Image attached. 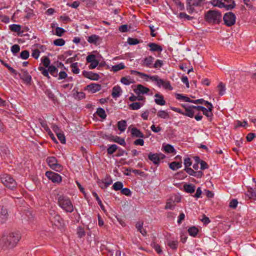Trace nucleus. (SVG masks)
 <instances>
[{
  "mask_svg": "<svg viewBox=\"0 0 256 256\" xmlns=\"http://www.w3.org/2000/svg\"><path fill=\"white\" fill-rule=\"evenodd\" d=\"M158 86L159 87L162 86L164 89L172 90V87L171 86L169 81L164 80L162 79H160L158 82Z\"/></svg>",
  "mask_w": 256,
  "mask_h": 256,
  "instance_id": "nucleus-19",
  "label": "nucleus"
},
{
  "mask_svg": "<svg viewBox=\"0 0 256 256\" xmlns=\"http://www.w3.org/2000/svg\"><path fill=\"white\" fill-rule=\"evenodd\" d=\"M163 64L162 61L161 60H157L154 64L153 67L154 68H160Z\"/></svg>",
  "mask_w": 256,
  "mask_h": 256,
  "instance_id": "nucleus-64",
  "label": "nucleus"
},
{
  "mask_svg": "<svg viewBox=\"0 0 256 256\" xmlns=\"http://www.w3.org/2000/svg\"><path fill=\"white\" fill-rule=\"evenodd\" d=\"M40 122L42 126L46 130H50V128L47 125L46 122L43 120L42 119H39Z\"/></svg>",
  "mask_w": 256,
  "mask_h": 256,
  "instance_id": "nucleus-59",
  "label": "nucleus"
},
{
  "mask_svg": "<svg viewBox=\"0 0 256 256\" xmlns=\"http://www.w3.org/2000/svg\"><path fill=\"white\" fill-rule=\"evenodd\" d=\"M92 195L96 198V199L97 200V202H98V204L100 206L101 208L103 210H104V206L102 204V202L101 200H100V198L98 197V195L97 194L96 192H92Z\"/></svg>",
  "mask_w": 256,
  "mask_h": 256,
  "instance_id": "nucleus-49",
  "label": "nucleus"
},
{
  "mask_svg": "<svg viewBox=\"0 0 256 256\" xmlns=\"http://www.w3.org/2000/svg\"><path fill=\"white\" fill-rule=\"evenodd\" d=\"M164 157V156L162 154H152V152H150L148 156L149 160L155 164H158L160 158H163Z\"/></svg>",
  "mask_w": 256,
  "mask_h": 256,
  "instance_id": "nucleus-11",
  "label": "nucleus"
},
{
  "mask_svg": "<svg viewBox=\"0 0 256 256\" xmlns=\"http://www.w3.org/2000/svg\"><path fill=\"white\" fill-rule=\"evenodd\" d=\"M205 105L208 107V108H206L204 107H203V108L202 110L204 115L206 116L208 118H210L211 120L212 117L213 115L212 113V110L213 108V106L212 104L208 102H205Z\"/></svg>",
  "mask_w": 256,
  "mask_h": 256,
  "instance_id": "nucleus-9",
  "label": "nucleus"
},
{
  "mask_svg": "<svg viewBox=\"0 0 256 256\" xmlns=\"http://www.w3.org/2000/svg\"><path fill=\"white\" fill-rule=\"evenodd\" d=\"M194 112L195 110H194L193 106H188L186 108V112H184V115L190 118H193Z\"/></svg>",
  "mask_w": 256,
  "mask_h": 256,
  "instance_id": "nucleus-24",
  "label": "nucleus"
},
{
  "mask_svg": "<svg viewBox=\"0 0 256 256\" xmlns=\"http://www.w3.org/2000/svg\"><path fill=\"white\" fill-rule=\"evenodd\" d=\"M128 42L131 45L136 44L140 42L139 40L138 39L130 38H128Z\"/></svg>",
  "mask_w": 256,
  "mask_h": 256,
  "instance_id": "nucleus-57",
  "label": "nucleus"
},
{
  "mask_svg": "<svg viewBox=\"0 0 256 256\" xmlns=\"http://www.w3.org/2000/svg\"><path fill=\"white\" fill-rule=\"evenodd\" d=\"M48 70L52 76L54 77L57 76L58 70L55 66H49L48 68Z\"/></svg>",
  "mask_w": 256,
  "mask_h": 256,
  "instance_id": "nucleus-32",
  "label": "nucleus"
},
{
  "mask_svg": "<svg viewBox=\"0 0 256 256\" xmlns=\"http://www.w3.org/2000/svg\"><path fill=\"white\" fill-rule=\"evenodd\" d=\"M46 176L50 180H51L54 183H60L62 180V177L59 174L53 172H46Z\"/></svg>",
  "mask_w": 256,
  "mask_h": 256,
  "instance_id": "nucleus-8",
  "label": "nucleus"
},
{
  "mask_svg": "<svg viewBox=\"0 0 256 256\" xmlns=\"http://www.w3.org/2000/svg\"><path fill=\"white\" fill-rule=\"evenodd\" d=\"M131 134L132 136L143 138H144V134L141 132L140 130L136 128H132L131 130Z\"/></svg>",
  "mask_w": 256,
  "mask_h": 256,
  "instance_id": "nucleus-23",
  "label": "nucleus"
},
{
  "mask_svg": "<svg viewBox=\"0 0 256 256\" xmlns=\"http://www.w3.org/2000/svg\"><path fill=\"white\" fill-rule=\"evenodd\" d=\"M148 46L150 48L151 51L161 52L162 50L161 46L155 43H150Z\"/></svg>",
  "mask_w": 256,
  "mask_h": 256,
  "instance_id": "nucleus-26",
  "label": "nucleus"
},
{
  "mask_svg": "<svg viewBox=\"0 0 256 256\" xmlns=\"http://www.w3.org/2000/svg\"><path fill=\"white\" fill-rule=\"evenodd\" d=\"M203 0H196V1H194L193 0H187V10L190 13H192L194 10L192 6H198L200 5Z\"/></svg>",
  "mask_w": 256,
  "mask_h": 256,
  "instance_id": "nucleus-13",
  "label": "nucleus"
},
{
  "mask_svg": "<svg viewBox=\"0 0 256 256\" xmlns=\"http://www.w3.org/2000/svg\"><path fill=\"white\" fill-rule=\"evenodd\" d=\"M101 88V85L98 84H92L86 86V90L92 93H95L98 92Z\"/></svg>",
  "mask_w": 256,
  "mask_h": 256,
  "instance_id": "nucleus-15",
  "label": "nucleus"
},
{
  "mask_svg": "<svg viewBox=\"0 0 256 256\" xmlns=\"http://www.w3.org/2000/svg\"><path fill=\"white\" fill-rule=\"evenodd\" d=\"M96 60V56L94 54L88 55L86 57V61L90 63L93 62Z\"/></svg>",
  "mask_w": 256,
  "mask_h": 256,
  "instance_id": "nucleus-60",
  "label": "nucleus"
},
{
  "mask_svg": "<svg viewBox=\"0 0 256 256\" xmlns=\"http://www.w3.org/2000/svg\"><path fill=\"white\" fill-rule=\"evenodd\" d=\"M10 28L12 32H19L21 30L20 25L13 24L10 26Z\"/></svg>",
  "mask_w": 256,
  "mask_h": 256,
  "instance_id": "nucleus-41",
  "label": "nucleus"
},
{
  "mask_svg": "<svg viewBox=\"0 0 256 256\" xmlns=\"http://www.w3.org/2000/svg\"><path fill=\"white\" fill-rule=\"evenodd\" d=\"M42 62L43 64V65L46 67H48L50 64V60L48 58V57H44L42 59Z\"/></svg>",
  "mask_w": 256,
  "mask_h": 256,
  "instance_id": "nucleus-58",
  "label": "nucleus"
},
{
  "mask_svg": "<svg viewBox=\"0 0 256 256\" xmlns=\"http://www.w3.org/2000/svg\"><path fill=\"white\" fill-rule=\"evenodd\" d=\"M218 90L219 92V95L223 96L226 91V86L222 82H220L217 86Z\"/></svg>",
  "mask_w": 256,
  "mask_h": 256,
  "instance_id": "nucleus-29",
  "label": "nucleus"
},
{
  "mask_svg": "<svg viewBox=\"0 0 256 256\" xmlns=\"http://www.w3.org/2000/svg\"><path fill=\"white\" fill-rule=\"evenodd\" d=\"M96 114L102 118L105 119L106 117V114L105 110L104 109L99 108L97 109Z\"/></svg>",
  "mask_w": 256,
  "mask_h": 256,
  "instance_id": "nucleus-34",
  "label": "nucleus"
},
{
  "mask_svg": "<svg viewBox=\"0 0 256 256\" xmlns=\"http://www.w3.org/2000/svg\"><path fill=\"white\" fill-rule=\"evenodd\" d=\"M99 38L100 37L98 36L93 34L88 38V41L90 43L96 44L99 40Z\"/></svg>",
  "mask_w": 256,
  "mask_h": 256,
  "instance_id": "nucleus-33",
  "label": "nucleus"
},
{
  "mask_svg": "<svg viewBox=\"0 0 256 256\" xmlns=\"http://www.w3.org/2000/svg\"><path fill=\"white\" fill-rule=\"evenodd\" d=\"M120 82L124 84L129 85L132 82L131 79H128V77H122L120 80Z\"/></svg>",
  "mask_w": 256,
  "mask_h": 256,
  "instance_id": "nucleus-50",
  "label": "nucleus"
},
{
  "mask_svg": "<svg viewBox=\"0 0 256 256\" xmlns=\"http://www.w3.org/2000/svg\"><path fill=\"white\" fill-rule=\"evenodd\" d=\"M22 238L20 232H14L0 236V247L2 248H12L16 246Z\"/></svg>",
  "mask_w": 256,
  "mask_h": 256,
  "instance_id": "nucleus-1",
  "label": "nucleus"
},
{
  "mask_svg": "<svg viewBox=\"0 0 256 256\" xmlns=\"http://www.w3.org/2000/svg\"><path fill=\"white\" fill-rule=\"evenodd\" d=\"M175 202L174 201H168L166 202L164 208L166 210H173L174 208Z\"/></svg>",
  "mask_w": 256,
  "mask_h": 256,
  "instance_id": "nucleus-42",
  "label": "nucleus"
},
{
  "mask_svg": "<svg viewBox=\"0 0 256 256\" xmlns=\"http://www.w3.org/2000/svg\"><path fill=\"white\" fill-rule=\"evenodd\" d=\"M51 215L50 220L52 222H53L56 226H62L64 224V220L60 217V216L56 214L55 212L52 210V212H50Z\"/></svg>",
  "mask_w": 256,
  "mask_h": 256,
  "instance_id": "nucleus-7",
  "label": "nucleus"
},
{
  "mask_svg": "<svg viewBox=\"0 0 256 256\" xmlns=\"http://www.w3.org/2000/svg\"><path fill=\"white\" fill-rule=\"evenodd\" d=\"M223 19L224 24L228 26H230L235 24L236 17L233 12H228L224 14Z\"/></svg>",
  "mask_w": 256,
  "mask_h": 256,
  "instance_id": "nucleus-6",
  "label": "nucleus"
},
{
  "mask_svg": "<svg viewBox=\"0 0 256 256\" xmlns=\"http://www.w3.org/2000/svg\"><path fill=\"white\" fill-rule=\"evenodd\" d=\"M154 60V58L153 57L148 56L142 60V64L144 66L152 68Z\"/></svg>",
  "mask_w": 256,
  "mask_h": 256,
  "instance_id": "nucleus-18",
  "label": "nucleus"
},
{
  "mask_svg": "<svg viewBox=\"0 0 256 256\" xmlns=\"http://www.w3.org/2000/svg\"><path fill=\"white\" fill-rule=\"evenodd\" d=\"M224 8L227 10H232L236 6V4L234 0H224Z\"/></svg>",
  "mask_w": 256,
  "mask_h": 256,
  "instance_id": "nucleus-22",
  "label": "nucleus"
},
{
  "mask_svg": "<svg viewBox=\"0 0 256 256\" xmlns=\"http://www.w3.org/2000/svg\"><path fill=\"white\" fill-rule=\"evenodd\" d=\"M38 69L41 72L42 74L45 76L47 77L48 78H50V76L48 74V70L44 68L42 66H40L38 68Z\"/></svg>",
  "mask_w": 256,
  "mask_h": 256,
  "instance_id": "nucleus-43",
  "label": "nucleus"
},
{
  "mask_svg": "<svg viewBox=\"0 0 256 256\" xmlns=\"http://www.w3.org/2000/svg\"><path fill=\"white\" fill-rule=\"evenodd\" d=\"M59 206L66 212L71 213L74 210V206L69 198L64 195L60 196L58 198Z\"/></svg>",
  "mask_w": 256,
  "mask_h": 256,
  "instance_id": "nucleus-2",
  "label": "nucleus"
},
{
  "mask_svg": "<svg viewBox=\"0 0 256 256\" xmlns=\"http://www.w3.org/2000/svg\"><path fill=\"white\" fill-rule=\"evenodd\" d=\"M125 68V66L123 63H120L119 64L114 65L112 67L111 70L114 72H118L120 70L124 69Z\"/></svg>",
  "mask_w": 256,
  "mask_h": 256,
  "instance_id": "nucleus-31",
  "label": "nucleus"
},
{
  "mask_svg": "<svg viewBox=\"0 0 256 256\" xmlns=\"http://www.w3.org/2000/svg\"><path fill=\"white\" fill-rule=\"evenodd\" d=\"M143 223L142 222H138L136 224V228L138 229V230L139 231L143 236H145L146 234V230L143 228Z\"/></svg>",
  "mask_w": 256,
  "mask_h": 256,
  "instance_id": "nucleus-35",
  "label": "nucleus"
},
{
  "mask_svg": "<svg viewBox=\"0 0 256 256\" xmlns=\"http://www.w3.org/2000/svg\"><path fill=\"white\" fill-rule=\"evenodd\" d=\"M221 18V14L216 10H209L205 16L206 21L209 23L218 24Z\"/></svg>",
  "mask_w": 256,
  "mask_h": 256,
  "instance_id": "nucleus-3",
  "label": "nucleus"
},
{
  "mask_svg": "<svg viewBox=\"0 0 256 256\" xmlns=\"http://www.w3.org/2000/svg\"><path fill=\"white\" fill-rule=\"evenodd\" d=\"M70 67L72 68V71L73 73L75 74H78L79 73L80 69L78 68V62L72 63L70 65Z\"/></svg>",
  "mask_w": 256,
  "mask_h": 256,
  "instance_id": "nucleus-39",
  "label": "nucleus"
},
{
  "mask_svg": "<svg viewBox=\"0 0 256 256\" xmlns=\"http://www.w3.org/2000/svg\"><path fill=\"white\" fill-rule=\"evenodd\" d=\"M2 182L8 188L12 190L16 186V180L10 175L3 174L0 176Z\"/></svg>",
  "mask_w": 256,
  "mask_h": 256,
  "instance_id": "nucleus-4",
  "label": "nucleus"
},
{
  "mask_svg": "<svg viewBox=\"0 0 256 256\" xmlns=\"http://www.w3.org/2000/svg\"><path fill=\"white\" fill-rule=\"evenodd\" d=\"M235 122V128H237L240 126L246 127L248 125L247 122L245 120L243 121L242 122H240V120H236Z\"/></svg>",
  "mask_w": 256,
  "mask_h": 256,
  "instance_id": "nucleus-46",
  "label": "nucleus"
},
{
  "mask_svg": "<svg viewBox=\"0 0 256 256\" xmlns=\"http://www.w3.org/2000/svg\"><path fill=\"white\" fill-rule=\"evenodd\" d=\"M179 17L181 18H186L188 20H190L192 19V17L186 14L184 12H180L179 14Z\"/></svg>",
  "mask_w": 256,
  "mask_h": 256,
  "instance_id": "nucleus-62",
  "label": "nucleus"
},
{
  "mask_svg": "<svg viewBox=\"0 0 256 256\" xmlns=\"http://www.w3.org/2000/svg\"><path fill=\"white\" fill-rule=\"evenodd\" d=\"M176 98L178 100H182L186 102H192V100H190L188 97L183 96L182 94H177L176 95Z\"/></svg>",
  "mask_w": 256,
  "mask_h": 256,
  "instance_id": "nucleus-37",
  "label": "nucleus"
},
{
  "mask_svg": "<svg viewBox=\"0 0 256 256\" xmlns=\"http://www.w3.org/2000/svg\"><path fill=\"white\" fill-rule=\"evenodd\" d=\"M168 245L172 249L176 250L178 248V242L175 241H169L168 243Z\"/></svg>",
  "mask_w": 256,
  "mask_h": 256,
  "instance_id": "nucleus-45",
  "label": "nucleus"
},
{
  "mask_svg": "<svg viewBox=\"0 0 256 256\" xmlns=\"http://www.w3.org/2000/svg\"><path fill=\"white\" fill-rule=\"evenodd\" d=\"M64 44L65 41L62 38H58L54 41V44L57 46H62Z\"/></svg>",
  "mask_w": 256,
  "mask_h": 256,
  "instance_id": "nucleus-47",
  "label": "nucleus"
},
{
  "mask_svg": "<svg viewBox=\"0 0 256 256\" xmlns=\"http://www.w3.org/2000/svg\"><path fill=\"white\" fill-rule=\"evenodd\" d=\"M126 127V122L125 120H122L118 122V128L121 132L125 130Z\"/></svg>",
  "mask_w": 256,
  "mask_h": 256,
  "instance_id": "nucleus-27",
  "label": "nucleus"
},
{
  "mask_svg": "<svg viewBox=\"0 0 256 256\" xmlns=\"http://www.w3.org/2000/svg\"><path fill=\"white\" fill-rule=\"evenodd\" d=\"M213 4L220 8H224V4L222 0H214Z\"/></svg>",
  "mask_w": 256,
  "mask_h": 256,
  "instance_id": "nucleus-51",
  "label": "nucleus"
},
{
  "mask_svg": "<svg viewBox=\"0 0 256 256\" xmlns=\"http://www.w3.org/2000/svg\"><path fill=\"white\" fill-rule=\"evenodd\" d=\"M82 75L86 78H88L91 80H97L99 79V75L97 74L94 73L92 72L84 71L82 72Z\"/></svg>",
  "mask_w": 256,
  "mask_h": 256,
  "instance_id": "nucleus-14",
  "label": "nucleus"
},
{
  "mask_svg": "<svg viewBox=\"0 0 256 256\" xmlns=\"http://www.w3.org/2000/svg\"><path fill=\"white\" fill-rule=\"evenodd\" d=\"M149 90H150L148 88L145 87L142 84L137 85L136 88L134 90L135 93L138 94H146L149 92Z\"/></svg>",
  "mask_w": 256,
  "mask_h": 256,
  "instance_id": "nucleus-17",
  "label": "nucleus"
},
{
  "mask_svg": "<svg viewBox=\"0 0 256 256\" xmlns=\"http://www.w3.org/2000/svg\"><path fill=\"white\" fill-rule=\"evenodd\" d=\"M65 30L61 28L57 27L56 28V34L58 36H62Z\"/></svg>",
  "mask_w": 256,
  "mask_h": 256,
  "instance_id": "nucleus-55",
  "label": "nucleus"
},
{
  "mask_svg": "<svg viewBox=\"0 0 256 256\" xmlns=\"http://www.w3.org/2000/svg\"><path fill=\"white\" fill-rule=\"evenodd\" d=\"M8 217L7 209L4 206H0V224L5 222Z\"/></svg>",
  "mask_w": 256,
  "mask_h": 256,
  "instance_id": "nucleus-12",
  "label": "nucleus"
},
{
  "mask_svg": "<svg viewBox=\"0 0 256 256\" xmlns=\"http://www.w3.org/2000/svg\"><path fill=\"white\" fill-rule=\"evenodd\" d=\"M122 90L118 86H114L112 89V96L114 98H116L120 96Z\"/></svg>",
  "mask_w": 256,
  "mask_h": 256,
  "instance_id": "nucleus-20",
  "label": "nucleus"
},
{
  "mask_svg": "<svg viewBox=\"0 0 256 256\" xmlns=\"http://www.w3.org/2000/svg\"><path fill=\"white\" fill-rule=\"evenodd\" d=\"M121 192L122 194L127 196H130L131 194V192L128 188H122L121 190Z\"/></svg>",
  "mask_w": 256,
  "mask_h": 256,
  "instance_id": "nucleus-61",
  "label": "nucleus"
},
{
  "mask_svg": "<svg viewBox=\"0 0 256 256\" xmlns=\"http://www.w3.org/2000/svg\"><path fill=\"white\" fill-rule=\"evenodd\" d=\"M255 137L256 134L254 133L250 132L248 134L246 138L248 142H251Z\"/></svg>",
  "mask_w": 256,
  "mask_h": 256,
  "instance_id": "nucleus-63",
  "label": "nucleus"
},
{
  "mask_svg": "<svg viewBox=\"0 0 256 256\" xmlns=\"http://www.w3.org/2000/svg\"><path fill=\"white\" fill-rule=\"evenodd\" d=\"M30 56V53L28 50H24L21 52L20 54V56L22 59L26 60Z\"/></svg>",
  "mask_w": 256,
  "mask_h": 256,
  "instance_id": "nucleus-53",
  "label": "nucleus"
},
{
  "mask_svg": "<svg viewBox=\"0 0 256 256\" xmlns=\"http://www.w3.org/2000/svg\"><path fill=\"white\" fill-rule=\"evenodd\" d=\"M164 150L168 153H172L175 151L174 147L170 144H167L164 146Z\"/></svg>",
  "mask_w": 256,
  "mask_h": 256,
  "instance_id": "nucleus-38",
  "label": "nucleus"
},
{
  "mask_svg": "<svg viewBox=\"0 0 256 256\" xmlns=\"http://www.w3.org/2000/svg\"><path fill=\"white\" fill-rule=\"evenodd\" d=\"M123 187V184L120 182H116L112 186V188L115 190H121Z\"/></svg>",
  "mask_w": 256,
  "mask_h": 256,
  "instance_id": "nucleus-40",
  "label": "nucleus"
},
{
  "mask_svg": "<svg viewBox=\"0 0 256 256\" xmlns=\"http://www.w3.org/2000/svg\"><path fill=\"white\" fill-rule=\"evenodd\" d=\"M195 186L192 184H185L184 186V190L188 193H194L195 191Z\"/></svg>",
  "mask_w": 256,
  "mask_h": 256,
  "instance_id": "nucleus-25",
  "label": "nucleus"
},
{
  "mask_svg": "<svg viewBox=\"0 0 256 256\" xmlns=\"http://www.w3.org/2000/svg\"><path fill=\"white\" fill-rule=\"evenodd\" d=\"M56 136L62 144H64L66 143V138L63 133L60 132L57 134Z\"/></svg>",
  "mask_w": 256,
  "mask_h": 256,
  "instance_id": "nucleus-52",
  "label": "nucleus"
},
{
  "mask_svg": "<svg viewBox=\"0 0 256 256\" xmlns=\"http://www.w3.org/2000/svg\"><path fill=\"white\" fill-rule=\"evenodd\" d=\"M252 180L255 182L256 186V182L255 181V179L253 178ZM246 198L254 200H256V187L254 189L252 188H248L246 194Z\"/></svg>",
  "mask_w": 256,
  "mask_h": 256,
  "instance_id": "nucleus-10",
  "label": "nucleus"
},
{
  "mask_svg": "<svg viewBox=\"0 0 256 256\" xmlns=\"http://www.w3.org/2000/svg\"><path fill=\"white\" fill-rule=\"evenodd\" d=\"M114 141L116 142H118L120 145L124 146L126 144L124 140V138H120L118 136H116L114 139Z\"/></svg>",
  "mask_w": 256,
  "mask_h": 256,
  "instance_id": "nucleus-54",
  "label": "nucleus"
},
{
  "mask_svg": "<svg viewBox=\"0 0 256 256\" xmlns=\"http://www.w3.org/2000/svg\"><path fill=\"white\" fill-rule=\"evenodd\" d=\"M169 166L174 170H176L182 167V162H173L170 164Z\"/></svg>",
  "mask_w": 256,
  "mask_h": 256,
  "instance_id": "nucleus-30",
  "label": "nucleus"
},
{
  "mask_svg": "<svg viewBox=\"0 0 256 256\" xmlns=\"http://www.w3.org/2000/svg\"><path fill=\"white\" fill-rule=\"evenodd\" d=\"M20 50V46L18 44H14L11 48V51L13 54H16Z\"/></svg>",
  "mask_w": 256,
  "mask_h": 256,
  "instance_id": "nucleus-56",
  "label": "nucleus"
},
{
  "mask_svg": "<svg viewBox=\"0 0 256 256\" xmlns=\"http://www.w3.org/2000/svg\"><path fill=\"white\" fill-rule=\"evenodd\" d=\"M198 232V230L197 228L195 226H192L188 228V232L190 235L195 236H196Z\"/></svg>",
  "mask_w": 256,
  "mask_h": 256,
  "instance_id": "nucleus-36",
  "label": "nucleus"
},
{
  "mask_svg": "<svg viewBox=\"0 0 256 256\" xmlns=\"http://www.w3.org/2000/svg\"><path fill=\"white\" fill-rule=\"evenodd\" d=\"M154 97L156 98L154 102L160 106H164L166 104V101L162 95L159 94H156L154 95Z\"/></svg>",
  "mask_w": 256,
  "mask_h": 256,
  "instance_id": "nucleus-21",
  "label": "nucleus"
},
{
  "mask_svg": "<svg viewBox=\"0 0 256 256\" xmlns=\"http://www.w3.org/2000/svg\"><path fill=\"white\" fill-rule=\"evenodd\" d=\"M157 116L158 118L167 119L170 117L169 114L168 112L165 110H159L157 113Z\"/></svg>",
  "mask_w": 256,
  "mask_h": 256,
  "instance_id": "nucleus-28",
  "label": "nucleus"
},
{
  "mask_svg": "<svg viewBox=\"0 0 256 256\" xmlns=\"http://www.w3.org/2000/svg\"><path fill=\"white\" fill-rule=\"evenodd\" d=\"M117 149H118L117 146L116 144H112L108 148V150H107L108 154H112Z\"/></svg>",
  "mask_w": 256,
  "mask_h": 256,
  "instance_id": "nucleus-44",
  "label": "nucleus"
},
{
  "mask_svg": "<svg viewBox=\"0 0 256 256\" xmlns=\"http://www.w3.org/2000/svg\"><path fill=\"white\" fill-rule=\"evenodd\" d=\"M19 75L20 79L24 80V82L27 84L30 82L32 77L26 71L22 70Z\"/></svg>",
  "mask_w": 256,
  "mask_h": 256,
  "instance_id": "nucleus-16",
  "label": "nucleus"
},
{
  "mask_svg": "<svg viewBox=\"0 0 256 256\" xmlns=\"http://www.w3.org/2000/svg\"><path fill=\"white\" fill-rule=\"evenodd\" d=\"M140 104L138 102H133L130 105V108L133 110H137L140 108Z\"/></svg>",
  "mask_w": 256,
  "mask_h": 256,
  "instance_id": "nucleus-48",
  "label": "nucleus"
},
{
  "mask_svg": "<svg viewBox=\"0 0 256 256\" xmlns=\"http://www.w3.org/2000/svg\"><path fill=\"white\" fill-rule=\"evenodd\" d=\"M46 161L49 166L56 172H60L62 170V166L58 164L56 158L54 156L48 157Z\"/></svg>",
  "mask_w": 256,
  "mask_h": 256,
  "instance_id": "nucleus-5",
  "label": "nucleus"
}]
</instances>
